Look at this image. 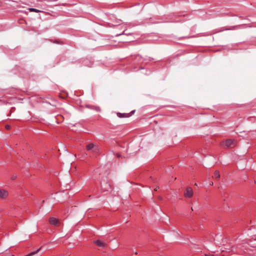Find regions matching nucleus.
Instances as JSON below:
<instances>
[{
	"mask_svg": "<svg viewBox=\"0 0 256 256\" xmlns=\"http://www.w3.org/2000/svg\"><path fill=\"white\" fill-rule=\"evenodd\" d=\"M40 248H39L38 249L30 253L29 254H27L26 256H33L37 254L40 252Z\"/></svg>",
	"mask_w": 256,
	"mask_h": 256,
	"instance_id": "obj_9",
	"label": "nucleus"
},
{
	"mask_svg": "<svg viewBox=\"0 0 256 256\" xmlns=\"http://www.w3.org/2000/svg\"><path fill=\"white\" fill-rule=\"evenodd\" d=\"M8 192L4 189H0V198L4 199L8 196Z\"/></svg>",
	"mask_w": 256,
	"mask_h": 256,
	"instance_id": "obj_6",
	"label": "nucleus"
},
{
	"mask_svg": "<svg viewBox=\"0 0 256 256\" xmlns=\"http://www.w3.org/2000/svg\"><path fill=\"white\" fill-rule=\"evenodd\" d=\"M29 10L31 12H42V11H41L39 10L34 8H30Z\"/></svg>",
	"mask_w": 256,
	"mask_h": 256,
	"instance_id": "obj_11",
	"label": "nucleus"
},
{
	"mask_svg": "<svg viewBox=\"0 0 256 256\" xmlns=\"http://www.w3.org/2000/svg\"><path fill=\"white\" fill-rule=\"evenodd\" d=\"M213 178L215 179H218L220 178V174L219 171L216 170L214 173V175L213 176Z\"/></svg>",
	"mask_w": 256,
	"mask_h": 256,
	"instance_id": "obj_8",
	"label": "nucleus"
},
{
	"mask_svg": "<svg viewBox=\"0 0 256 256\" xmlns=\"http://www.w3.org/2000/svg\"><path fill=\"white\" fill-rule=\"evenodd\" d=\"M117 116L119 118H122L128 116V114H126V113L122 114V113H120V112H118Z\"/></svg>",
	"mask_w": 256,
	"mask_h": 256,
	"instance_id": "obj_10",
	"label": "nucleus"
},
{
	"mask_svg": "<svg viewBox=\"0 0 256 256\" xmlns=\"http://www.w3.org/2000/svg\"><path fill=\"white\" fill-rule=\"evenodd\" d=\"M222 146L224 148H234L236 145V141L233 140L228 139L226 140L224 143L222 144Z\"/></svg>",
	"mask_w": 256,
	"mask_h": 256,
	"instance_id": "obj_3",
	"label": "nucleus"
},
{
	"mask_svg": "<svg viewBox=\"0 0 256 256\" xmlns=\"http://www.w3.org/2000/svg\"><path fill=\"white\" fill-rule=\"evenodd\" d=\"M102 190L104 192H108L112 189V187L109 182L106 180H103L100 183Z\"/></svg>",
	"mask_w": 256,
	"mask_h": 256,
	"instance_id": "obj_2",
	"label": "nucleus"
},
{
	"mask_svg": "<svg viewBox=\"0 0 256 256\" xmlns=\"http://www.w3.org/2000/svg\"><path fill=\"white\" fill-rule=\"evenodd\" d=\"M5 128L7 130H10V125H6Z\"/></svg>",
	"mask_w": 256,
	"mask_h": 256,
	"instance_id": "obj_13",
	"label": "nucleus"
},
{
	"mask_svg": "<svg viewBox=\"0 0 256 256\" xmlns=\"http://www.w3.org/2000/svg\"><path fill=\"white\" fill-rule=\"evenodd\" d=\"M184 196L186 198H192L193 196L192 189L190 187L187 188L186 190V192L184 194Z\"/></svg>",
	"mask_w": 256,
	"mask_h": 256,
	"instance_id": "obj_5",
	"label": "nucleus"
},
{
	"mask_svg": "<svg viewBox=\"0 0 256 256\" xmlns=\"http://www.w3.org/2000/svg\"><path fill=\"white\" fill-rule=\"evenodd\" d=\"M96 110L98 111V112H100V108L98 107L96 108Z\"/></svg>",
	"mask_w": 256,
	"mask_h": 256,
	"instance_id": "obj_14",
	"label": "nucleus"
},
{
	"mask_svg": "<svg viewBox=\"0 0 256 256\" xmlns=\"http://www.w3.org/2000/svg\"><path fill=\"white\" fill-rule=\"evenodd\" d=\"M49 222L51 225L54 226H58L60 225L58 219L54 217H51L50 218Z\"/></svg>",
	"mask_w": 256,
	"mask_h": 256,
	"instance_id": "obj_4",
	"label": "nucleus"
},
{
	"mask_svg": "<svg viewBox=\"0 0 256 256\" xmlns=\"http://www.w3.org/2000/svg\"><path fill=\"white\" fill-rule=\"evenodd\" d=\"M86 148L88 151L94 154H98L100 150L98 146L93 143H90L87 145Z\"/></svg>",
	"mask_w": 256,
	"mask_h": 256,
	"instance_id": "obj_1",
	"label": "nucleus"
},
{
	"mask_svg": "<svg viewBox=\"0 0 256 256\" xmlns=\"http://www.w3.org/2000/svg\"><path fill=\"white\" fill-rule=\"evenodd\" d=\"M121 34H117L116 36H119V35H120Z\"/></svg>",
	"mask_w": 256,
	"mask_h": 256,
	"instance_id": "obj_16",
	"label": "nucleus"
},
{
	"mask_svg": "<svg viewBox=\"0 0 256 256\" xmlns=\"http://www.w3.org/2000/svg\"><path fill=\"white\" fill-rule=\"evenodd\" d=\"M94 244L98 246L100 248H104L106 246V244L100 240H97L94 242Z\"/></svg>",
	"mask_w": 256,
	"mask_h": 256,
	"instance_id": "obj_7",
	"label": "nucleus"
},
{
	"mask_svg": "<svg viewBox=\"0 0 256 256\" xmlns=\"http://www.w3.org/2000/svg\"><path fill=\"white\" fill-rule=\"evenodd\" d=\"M213 184H214V183H213V182H211L210 183V186H213Z\"/></svg>",
	"mask_w": 256,
	"mask_h": 256,
	"instance_id": "obj_15",
	"label": "nucleus"
},
{
	"mask_svg": "<svg viewBox=\"0 0 256 256\" xmlns=\"http://www.w3.org/2000/svg\"><path fill=\"white\" fill-rule=\"evenodd\" d=\"M136 58L138 60H141L142 59V58L141 56H140V55H138L136 56Z\"/></svg>",
	"mask_w": 256,
	"mask_h": 256,
	"instance_id": "obj_12",
	"label": "nucleus"
}]
</instances>
